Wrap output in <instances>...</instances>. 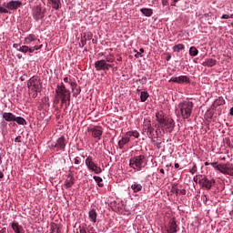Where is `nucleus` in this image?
<instances>
[{
    "mask_svg": "<svg viewBox=\"0 0 233 233\" xmlns=\"http://www.w3.org/2000/svg\"><path fill=\"white\" fill-rule=\"evenodd\" d=\"M194 108V103L189 100H184L177 106L178 116H182V119H188L192 116V109Z\"/></svg>",
    "mask_w": 233,
    "mask_h": 233,
    "instance_id": "obj_1",
    "label": "nucleus"
},
{
    "mask_svg": "<svg viewBox=\"0 0 233 233\" xmlns=\"http://www.w3.org/2000/svg\"><path fill=\"white\" fill-rule=\"evenodd\" d=\"M56 97H59L62 101V105H65L66 101H70V91L66 89L65 84H61L56 86Z\"/></svg>",
    "mask_w": 233,
    "mask_h": 233,
    "instance_id": "obj_2",
    "label": "nucleus"
},
{
    "mask_svg": "<svg viewBox=\"0 0 233 233\" xmlns=\"http://www.w3.org/2000/svg\"><path fill=\"white\" fill-rule=\"evenodd\" d=\"M143 165H145V156L143 155L134 157L129 160V167L134 168V170H141V168H143Z\"/></svg>",
    "mask_w": 233,
    "mask_h": 233,
    "instance_id": "obj_3",
    "label": "nucleus"
},
{
    "mask_svg": "<svg viewBox=\"0 0 233 233\" xmlns=\"http://www.w3.org/2000/svg\"><path fill=\"white\" fill-rule=\"evenodd\" d=\"M50 148L56 152H65L66 148V138L65 136L60 137L56 142L52 143Z\"/></svg>",
    "mask_w": 233,
    "mask_h": 233,
    "instance_id": "obj_4",
    "label": "nucleus"
},
{
    "mask_svg": "<svg viewBox=\"0 0 233 233\" xmlns=\"http://www.w3.org/2000/svg\"><path fill=\"white\" fill-rule=\"evenodd\" d=\"M114 65L106 63V60H97L95 62V68L96 72H101V70H104V72H106L112 68Z\"/></svg>",
    "mask_w": 233,
    "mask_h": 233,
    "instance_id": "obj_5",
    "label": "nucleus"
},
{
    "mask_svg": "<svg viewBox=\"0 0 233 233\" xmlns=\"http://www.w3.org/2000/svg\"><path fill=\"white\" fill-rule=\"evenodd\" d=\"M32 15L35 21H40V19L45 18V10H43L41 5H35L32 9Z\"/></svg>",
    "mask_w": 233,
    "mask_h": 233,
    "instance_id": "obj_6",
    "label": "nucleus"
},
{
    "mask_svg": "<svg viewBox=\"0 0 233 233\" xmlns=\"http://www.w3.org/2000/svg\"><path fill=\"white\" fill-rule=\"evenodd\" d=\"M3 6H5L7 10H17L23 6V2L19 0H11L7 3H4Z\"/></svg>",
    "mask_w": 233,
    "mask_h": 233,
    "instance_id": "obj_7",
    "label": "nucleus"
},
{
    "mask_svg": "<svg viewBox=\"0 0 233 233\" xmlns=\"http://www.w3.org/2000/svg\"><path fill=\"white\" fill-rule=\"evenodd\" d=\"M169 83H177L178 85H188L190 83V78L187 76H173L169 79Z\"/></svg>",
    "mask_w": 233,
    "mask_h": 233,
    "instance_id": "obj_8",
    "label": "nucleus"
},
{
    "mask_svg": "<svg viewBox=\"0 0 233 233\" xmlns=\"http://www.w3.org/2000/svg\"><path fill=\"white\" fill-rule=\"evenodd\" d=\"M27 88L32 92H39V80L37 78H30L27 82Z\"/></svg>",
    "mask_w": 233,
    "mask_h": 233,
    "instance_id": "obj_9",
    "label": "nucleus"
},
{
    "mask_svg": "<svg viewBox=\"0 0 233 233\" xmlns=\"http://www.w3.org/2000/svg\"><path fill=\"white\" fill-rule=\"evenodd\" d=\"M89 131L92 134V137H95V139H97L99 141L101 139V136H103V129L101 127L95 126L94 127L90 128Z\"/></svg>",
    "mask_w": 233,
    "mask_h": 233,
    "instance_id": "obj_10",
    "label": "nucleus"
},
{
    "mask_svg": "<svg viewBox=\"0 0 233 233\" xmlns=\"http://www.w3.org/2000/svg\"><path fill=\"white\" fill-rule=\"evenodd\" d=\"M199 185H201L204 188H207V190H210V188H212V186L216 185V180H208L207 177H205L199 180Z\"/></svg>",
    "mask_w": 233,
    "mask_h": 233,
    "instance_id": "obj_11",
    "label": "nucleus"
},
{
    "mask_svg": "<svg viewBox=\"0 0 233 233\" xmlns=\"http://www.w3.org/2000/svg\"><path fill=\"white\" fill-rule=\"evenodd\" d=\"M221 174L226 176H233V166L232 164H222V167H219Z\"/></svg>",
    "mask_w": 233,
    "mask_h": 233,
    "instance_id": "obj_12",
    "label": "nucleus"
},
{
    "mask_svg": "<svg viewBox=\"0 0 233 233\" xmlns=\"http://www.w3.org/2000/svg\"><path fill=\"white\" fill-rule=\"evenodd\" d=\"M25 45H39V39L35 37V35L30 34L25 38Z\"/></svg>",
    "mask_w": 233,
    "mask_h": 233,
    "instance_id": "obj_13",
    "label": "nucleus"
},
{
    "mask_svg": "<svg viewBox=\"0 0 233 233\" xmlns=\"http://www.w3.org/2000/svg\"><path fill=\"white\" fill-rule=\"evenodd\" d=\"M160 125L165 127L169 132L174 130V120L172 118H166Z\"/></svg>",
    "mask_w": 233,
    "mask_h": 233,
    "instance_id": "obj_14",
    "label": "nucleus"
},
{
    "mask_svg": "<svg viewBox=\"0 0 233 233\" xmlns=\"http://www.w3.org/2000/svg\"><path fill=\"white\" fill-rule=\"evenodd\" d=\"M11 228H13L15 233H24L25 229L23 228V226L19 225V222L14 220L11 223Z\"/></svg>",
    "mask_w": 233,
    "mask_h": 233,
    "instance_id": "obj_15",
    "label": "nucleus"
},
{
    "mask_svg": "<svg viewBox=\"0 0 233 233\" xmlns=\"http://www.w3.org/2000/svg\"><path fill=\"white\" fill-rule=\"evenodd\" d=\"M2 117L3 119H5V121H7L8 123L15 121V115L10 112H4L2 114Z\"/></svg>",
    "mask_w": 233,
    "mask_h": 233,
    "instance_id": "obj_16",
    "label": "nucleus"
},
{
    "mask_svg": "<svg viewBox=\"0 0 233 233\" xmlns=\"http://www.w3.org/2000/svg\"><path fill=\"white\" fill-rule=\"evenodd\" d=\"M70 86L73 90V96L77 97V96L81 94V87H77V84L76 82H70Z\"/></svg>",
    "mask_w": 233,
    "mask_h": 233,
    "instance_id": "obj_17",
    "label": "nucleus"
},
{
    "mask_svg": "<svg viewBox=\"0 0 233 233\" xmlns=\"http://www.w3.org/2000/svg\"><path fill=\"white\" fill-rule=\"evenodd\" d=\"M47 4H49L54 10H59V8H61V0H47Z\"/></svg>",
    "mask_w": 233,
    "mask_h": 233,
    "instance_id": "obj_18",
    "label": "nucleus"
},
{
    "mask_svg": "<svg viewBox=\"0 0 233 233\" xmlns=\"http://www.w3.org/2000/svg\"><path fill=\"white\" fill-rule=\"evenodd\" d=\"M218 61L214 58H207L203 63V66H208L209 68L212 66H216Z\"/></svg>",
    "mask_w": 233,
    "mask_h": 233,
    "instance_id": "obj_19",
    "label": "nucleus"
},
{
    "mask_svg": "<svg viewBox=\"0 0 233 233\" xmlns=\"http://www.w3.org/2000/svg\"><path fill=\"white\" fill-rule=\"evenodd\" d=\"M89 219L92 223L97 222V211L96 209H90L88 212Z\"/></svg>",
    "mask_w": 233,
    "mask_h": 233,
    "instance_id": "obj_20",
    "label": "nucleus"
},
{
    "mask_svg": "<svg viewBox=\"0 0 233 233\" xmlns=\"http://www.w3.org/2000/svg\"><path fill=\"white\" fill-rule=\"evenodd\" d=\"M75 183L76 178L72 175H69L65 182L66 188H71Z\"/></svg>",
    "mask_w": 233,
    "mask_h": 233,
    "instance_id": "obj_21",
    "label": "nucleus"
},
{
    "mask_svg": "<svg viewBox=\"0 0 233 233\" xmlns=\"http://www.w3.org/2000/svg\"><path fill=\"white\" fill-rule=\"evenodd\" d=\"M177 232V224L176 220L173 219L169 222V228L167 229V233H176Z\"/></svg>",
    "mask_w": 233,
    "mask_h": 233,
    "instance_id": "obj_22",
    "label": "nucleus"
},
{
    "mask_svg": "<svg viewBox=\"0 0 233 233\" xmlns=\"http://www.w3.org/2000/svg\"><path fill=\"white\" fill-rule=\"evenodd\" d=\"M130 143V137H123L119 141H118V147L120 150H123L124 147L127 144Z\"/></svg>",
    "mask_w": 233,
    "mask_h": 233,
    "instance_id": "obj_23",
    "label": "nucleus"
},
{
    "mask_svg": "<svg viewBox=\"0 0 233 233\" xmlns=\"http://www.w3.org/2000/svg\"><path fill=\"white\" fill-rule=\"evenodd\" d=\"M96 163L94 162V159L92 157H87L86 159V166L87 167L88 170H92L94 168Z\"/></svg>",
    "mask_w": 233,
    "mask_h": 233,
    "instance_id": "obj_24",
    "label": "nucleus"
},
{
    "mask_svg": "<svg viewBox=\"0 0 233 233\" xmlns=\"http://www.w3.org/2000/svg\"><path fill=\"white\" fill-rule=\"evenodd\" d=\"M131 189L133 190V192L137 193V192H141V190H143V186H141V184L137 183V182H134L131 185Z\"/></svg>",
    "mask_w": 233,
    "mask_h": 233,
    "instance_id": "obj_25",
    "label": "nucleus"
},
{
    "mask_svg": "<svg viewBox=\"0 0 233 233\" xmlns=\"http://www.w3.org/2000/svg\"><path fill=\"white\" fill-rule=\"evenodd\" d=\"M140 12L146 15V17H151L152 14H154V11L150 8H141Z\"/></svg>",
    "mask_w": 233,
    "mask_h": 233,
    "instance_id": "obj_26",
    "label": "nucleus"
},
{
    "mask_svg": "<svg viewBox=\"0 0 233 233\" xmlns=\"http://www.w3.org/2000/svg\"><path fill=\"white\" fill-rule=\"evenodd\" d=\"M157 121L161 125L162 123H165L166 119L165 116H163V112H158L156 114Z\"/></svg>",
    "mask_w": 233,
    "mask_h": 233,
    "instance_id": "obj_27",
    "label": "nucleus"
},
{
    "mask_svg": "<svg viewBox=\"0 0 233 233\" xmlns=\"http://www.w3.org/2000/svg\"><path fill=\"white\" fill-rule=\"evenodd\" d=\"M172 48H173V52L179 53L181 52V50H185V45L177 44V45H175Z\"/></svg>",
    "mask_w": 233,
    "mask_h": 233,
    "instance_id": "obj_28",
    "label": "nucleus"
},
{
    "mask_svg": "<svg viewBox=\"0 0 233 233\" xmlns=\"http://www.w3.org/2000/svg\"><path fill=\"white\" fill-rule=\"evenodd\" d=\"M198 54H199V50H198V48H196V46H191L189 48V56H191L192 57H196V56H198Z\"/></svg>",
    "mask_w": 233,
    "mask_h": 233,
    "instance_id": "obj_29",
    "label": "nucleus"
},
{
    "mask_svg": "<svg viewBox=\"0 0 233 233\" xmlns=\"http://www.w3.org/2000/svg\"><path fill=\"white\" fill-rule=\"evenodd\" d=\"M150 95H148V92L147 91H142L140 94V101L142 103H145V101H147V99H148Z\"/></svg>",
    "mask_w": 233,
    "mask_h": 233,
    "instance_id": "obj_30",
    "label": "nucleus"
},
{
    "mask_svg": "<svg viewBox=\"0 0 233 233\" xmlns=\"http://www.w3.org/2000/svg\"><path fill=\"white\" fill-rule=\"evenodd\" d=\"M42 48H43V45H40V46L35 45L32 47H28L27 52H29V54H34V52H35V50H41Z\"/></svg>",
    "mask_w": 233,
    "mask_h": 233,
    "instance_id": "obj_31",
    "label": "nucleus"
},
{
    "mask_svg": "<svg viewBox=\"0 0 233 233\" xmlns=\"http://www.w3.org/2000/svg\"><path fill=\"white\" fill-rule=\"evenodd\" d=\"M17 125H26V120L22 116H15V120Z\"/></svg>",
    "mask_w": 233,
    "mask_h": 233,
    "instance_id": "obj_32",
    "label": "nucleus"
},
{
    "mask_svg": "<svg viewBox=\"0 0 233 233\" xmlns=\"http://www.w3.org/2000/svg\"><path fill=\"white\" fill-rule=\"evenodd\" d=\"M126 136H127L129 137H133L137 138V137H139V132H137V131H129V132L126 133Z\"/></svg>",
    "mask_w": 233,
    "mask_h": 233,
    "instance_id": "obj_33",
    "label": "nucleus"
},
{
    "mask_svg": "<svg viewBox=\"0 0 233 233\" xmlns=\"http://www.w3.org/2000/svg\"><path fill=\"white\" fill-rule=\"evenodd\" d=\"M90 171L95 172V174H101L103 172L101 167H97V164H95V167H93V168H91Z\"/></svg>",
    "mask_w": 233,
    "mask_h": 233,
    "instance_id": "obj_34",
    "label": "nucleus"
},
{
    "mask_svg": "<svg viewBox=\"0 0 233 233\" xmlns=\"http://www.w3.org/2000/svg\"><path fill=\"white\" fill-rule=\"evenodd\" d=\"M10 9L4 7V5L0 3V14H10Z\"/></svg>",
    "mask_w": 233,
    "mask_h": 233,
    "instance_id": "obj_35",
    "label": "nucleus"
},
{
    "mask_svg": "<svg viewBox=\"0 0 233 233\" xmlns=\"http://www.w3.org/2000/svg\"><path fill=\"white\" fill-rule=\"evenodd\" d=\"M50 233H61V228L57 226L51 227Z\"/></svg>",
    "mask_w": 233,
    "mask_h": 233,
    "instance_id": "obj_36",
    "label": "nucleus"
},
{
    "mask_svg": "<svg viewBox=\"0 0 233 233\" xmlns=\"http://www.w3.org/2000/svg\"><path fill=\"white\" fill-rule=\"evenodd\" d=\"M18 52H22L23 54L28 53V46H19Z\"/></svg>",
    "mask_w": 233,
    "mask_h": 233,
    "instance_id": "obj_37",
    "label": "nucleus"
},
{
    "mask_svg": "<svg viewBox=\"0 0 233 233\" xmlns=\"http://www.w3.org/2000/svg\"><path fill=\"white\" fill-rule=\"evenodd\" d=\"M211 166L213 167V168H216V170H218V172H221V169L219 168V167H223V164L218 165L217 162H213L211 163Z\"/></svg>",
    "mask_w": 233,
    "mask_h": 233,
    "instance_id": "obj_38",
    "label": "nucleus"
},
{
    "mask_svg": "<svg viewBox=\"0 0 233 233\" xmlns=\"http://www.w3.org/2000/svg\"><path fill=\"white\" fill-rule=\"evenodd\" d=\"M190 174L194 175L198 172V166L196 164L193 165L192 168L189 170Z\"/></svg>",
    "mask_w": 233,
    "mask_h": 233,
    "instance_id": "obj_39",
    "label": "nucleus"
},
{
    "mask_svg": "<svg viewBox=\"0 0 233 233\" xmlns=\"http://www.w3.org/2000/svg\"><path fill=\"white\" fill-rule=\"evenodd\" d=\"M93 178L95 179L96 183H103V178L101 177L94 176Z\"/></svg>",
    "mask_w": 233,
    "mask_h": 233,
    "instance_id": "obj_40",
    "label": "nucleus"
},
{
    "mask_svg": "<svg viewBox=\"0 0 233 233\" xmlns=\"http://www.w3.org/2000/svg\"><path fill=\"white\" fill-rule=\"evenodd\" d=\"M137 54L135 55V57L138 58L139 56H141V54H143L145 52V49L144 48H140L139 49V52L136 51Z\"/></svg>",
    "mask_w": 233,
    "mask_h": 233,
    "instance_id": "obj_41",
    "label": "nucleus"
},
{
    "mask_svg": "<svg viewBox=\"0 0 233 233\" xmlns=\"http://www.w3.org/2000/svg\"><path fill=\"white\" fill-rule=\"evenodd\" d=\"M85 45H86V37L84 36V38H82V39L80 40L79 46L83 47V46H85Z\"/></svg>",
    "mask_w": 233,
    "mask_h": 233,
    "instance_id": "obj_42",
    "label": "nucleus"
},
{
    "mask_svg": "<svg viewBox=\"0 0 233 233\" xmlns=\"http://www.w3.org/2000/svg\"><path fill=\"white\" fill-rule=\"evenodd\" d=\"M152 143H154V145H155L157 148H161V142H156V140H152Z\"/></svg>",
    "mask_w": 233,
    "mask_h": 233,
    "instance_id": "obj_43",
    "label": "nucleus"
},
{
    "mask_svg": "<svg viewBox=\"0 0 233 233\" xmlns=\"http://www.w3.org/2000/svg\"><path fill=\"white\" fill-rule=\"evenodd\" d=\"M21 136H17L15 138V143H21Z\"/></svg>",
    "mask_w": 233,
    "mask_h": 233,
    "instance_id": "obj_44",
    "label": "nucleus"
},
{
    "mask_svg": "<svg viewBox=\"0 0 233 233\" xmlns=\"http://www.w3.org/2000/svg\"><path fill=\"white\" fill-rule=\"evenodd\" d=\"M106 63H114V58L106 57Z\"/></svg>",
    "mask_w": 233,
    "mask_h": 233,
    "instance_id": "obj_45",
    "label": "nucleus"
},
{
    "mask_svg": "<svg viewBox=\"0 0 233 233\" xmlns=\"http://www.w3.org/2000/svg\"><path fill=\"white\" fill-rule=\"evenodd\" d=\"M79 163H81L79 161V157H75V165H79Z\"/></svg>",
    "mask_w": 233,
    "mask_h": 233,
    "instance_id": "obj_46",
    "label": "nucleus"
},
{
    "mask_svg": "<svg viewBox=\"0 0 233 233\" xmlns=\"http://www.w3.org/2000/svg\"><path fill=\"white\" fill-rule=\"evenodd\" d=\"M87 233H96V229H94V228H90L87 230Z\"/></svg>",
    "mask_w": 233,
    "mask_h": 233,
    "instance_id": "obj_47",
    "label": "nucleus"
},
{
    "mask_svg": "<svg viewBox=\"0 0 233 233\" xmlns=\"http://www.w3.org/2000/svg\"><path fill=\"white\" fill-rule=\"evenodd\" d=\"M79 232L80 233H87L86 229H85V228H83L81 227H79Z\"/></svg>",
    "mask_w": 233,
    "mask_h": 233,
    "instance_id": "obj_48",
    "label": "nucleus"
},
{
    "mask_svg": "<svg viewBox=\"0 0 233 233\" xmlns=\"http://www.w3.org/2000/svg\"><path fill=\"white\" fill-rule=\"evenodd\" d=\"M221 19H230V15H223L221 16Z\"/></svg>",
    "mask_w": 233,
    "mask_h": 233,
    "instance_id": "obj_49",
    "label": "nucleus"
},
{
    "mask_svg": "<svg viewBox=\"0 0 233 233\" xmlns=\"http://www.w3.org/2000/svg\"><path fill=\"white\" fill-rule=\"evenodd\" d=\"M19 46H22L19 44H14V48H16V50L18 51H19Z\"/></svg>",
    "mask_w": 233,
    "mask_h": 233,
    "instance_id": "obj_50",
    "label": "nucleus"
},
{
    "mask_svg": "<svg viewBox=\"0 0 233 233\" xmlns=\"http://www.w3.org/2000/svg\"><path fill=\"white\" fill-rule=\"evenodd\" d=\"M97 186H98L100 188H103V187H105V184L99 182V183L97 184Z\"/></svg>",
    "mask_w": 233,
    "mask_h": 233,
    "instance_id": "obj_51",
    "label": "nucleus"
},
{
    "mask_svg": "<svg viewBox=\"0 0 233 233\" xmlns=\"http://www.w3.org/2000/svg\"><path fill=\"white\" fill-rule=\"evenodd\" d=\"M180 194H182V196H185V194H187V190L185 189L180 190Z\"/></svg>",
    "mask_w": 233,
    "mask_h": 233,
    "instance_id": "obj_52",
    "label": "nucleus"
},
{
    "mask_svg": "<svg viewBox=\"0 0 233 233\" xmlns=\"http://www.w3.org/2000/svg\"><path fill=\"white\" fill-rule=\"evenodd\" d=\"M3 177H5V174L0 171V179H3Z\"/></svg>",
    "mask_w": 233,
    "mask_h": 233,
    "instance_id": "obj_53",
    "label": "nucleus"
},
{
    "mask_svg": "<svg viewBox=\"0 0 233 233\" xmlns=\"http://www.w3.org/2000/svg\"><path fill=\"white\" fill-rule=\"evenodd\" d=\"M172 2H171V6H176V3H177V2H174V0H171Z\"/></svg>",
    "mask_w": 233,
    "mask_h": 233,
    "instance_id": "obj_54",
    "label": "nucleus"
},
{
    "mask_svg": "<svg viewBox=\"0 0 233 233\" xmlns=\"http://www.w3.org/2000/svg\"><path fill=\"white\" fill-rule=\"evenodd\" d=\"M229 114H230V116H233V107L230 108Z\"/></svg>",
    "mask_w": 233,
    "mask_h": 233,
    "instance_id": "obj_55",
    "label": "nucleus"
},
{
    "mask_svg": "<svg viewBox=\"0 0 233 233\" xmlns=\"http://www.w3.org/2000/svg\"><path fill=\"white\" fill-rule=\"evenodd\" d=\"M33 97H34V98L37 97V92H35V93L33 94Z\"/></svg>",
    "mask_w": 233,
    "mask_h": 233,
    "instance_id": "obj_56",
    "label": "nucleus"
},
{
    "mask_svg": "<svg viewBox=\"0 0 233 233\" xmlns=\"http://www.w3.org/2000/svg\"><path fill=\"white\" fill-rule=\"evenodd\" d=\"M175 168H179V163L175 164Z\"/></svg>",
    "mask_w": 233,
    "mask_h": 233,
    "instance_id": "obj_57",
    "label": "nucleus"
},
{
    "mask_svg": "<svg viewBox=\"0 0 233 233\" xmlns=\"http://www.w3.org/2000/svg\"><path fill=\"white\" fill-rule=\"evenodd\" d=\"M64 82H65V83H68V77H65V78H64Z\"/></svg>",
    "mask_w": 233,
    "mask_h": 233,
    "instance_id": "obj_58",
    "label": "nucleus"
},
{
    "mask_svg": "<svg viewBox=\"0 0 233 233\" xmlns=\"http://www.w3.org/2000/svg\"><path fill=\"white\" fill-rule=\"evenodd\" d=\"M160 174H165V169L160 168Z\"/></svg>",
    "mask_w": 233,
    "mask_h": 233,
    "instance_id": "obj_59",
    "label": "nucleus"
},
{
    "mask_svg": "<svg viewBox=\"0 0 233 233\" xmlns=\"http://www.w3.org/2000/svg\"><path fill=\"white\" fill-rule=\"evenodd\" d=\"M116 61H123V57L119 56Z\"/></svg>",
    "mask_w": 233,
    "mask_h": 233,
    "instance_id": "obj_60",
    "label": "nucleus"
},
{
    "mask_svg": "<svg viewBox=\"0 0 233 233\" xmlns=\"http://www.w3.org/2000/svg\"><path fill=\"white\" fill-rule=\"evenodd\" d=\"M208 165H210V163L205 162V167H208Z\"/></svg>",
    "mask_w": 233,
    "mask_h": 233,
    "instance_id": "obj_61",
    "label": "nucleus"
},
{
    "mask_svg": "<svg viewBox=\"0 0 233 233\" xmlns=\"http://www.w3.org/2000/svg\"><path fill=\"white\" fill-rule=\"evenodd\" d=\"M20 80H21V81H25V77L21 76V77H20Z\"/></svg>",
    "mask_w": 233,
    "mask_h": 233,
    "instance_id": "obj_62",
    "label": "nucleus"
},
{
    "mask_svg": "<svg viewBox=\"0 0 233 233\" xmlns=\"http://www.w3.org/2000/svg\"><path fill=\"white\" fill-rule=\"evenodd\" d=\"M194 181H195L196 183H198V178L194 177Z\"/></svg>",
    "mask_w": 233,
    "mask_h": 233,
    "instance_id": "obj_63",
    "label": "nucleus"
},
{
    "mask_svg": "<svg viewBox=\"0 0 233 233\" xmlns=\"http://www.w3.org/2000/svg\"><path fill=\"white\" fill-rule=\"evenodd\" d=\"M229 18H230V19H233V14H232V15H230Z\"/></svg>",
    "mask_w": 233,
    "mask_h": 233,
    "instance_id": "obj_64",
    "label": "nucleus"
}]
</instances>
